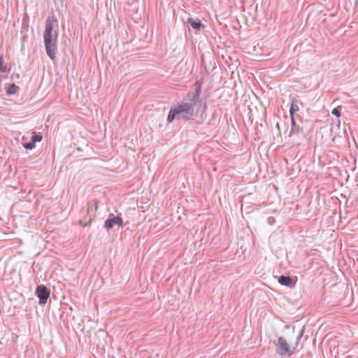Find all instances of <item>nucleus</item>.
<instances>
[{"instance_id":"18","label":"nucleus","mask_w":358,"mask_h":358,"mask_svg":"<svg viewBox=\"0 0 358 358\" xmlns=\"http://www.w3.org/2000/svg\"><path fill=\"white\" fill-rule=\"evenodd\" d=\"M268 219H269V220H270V219H272L273 220H274V218H273V217H270Z\"/></svg>"},{"instance_id":"5","label":"nucleus","mask_w":358,"mask_h":358,"mask_svg":"<svg viewBox=\"0 0 358 358\" xmlns=\"http://www.w3.org/2000/svg\"><path fill=\"white\" fill-rule=\"evenodd\" d=\"M116 224L118 227H122V218L119 215L115 216L113 214H110L108 218L104 222V227L107 229H110Z\"/></svg>"},{"instance_id":"11","label":"nucleus","mask_w":358,"mask_h":358,"mask_svg":"<svg viewBox=\"0 0 358 358\" xmlns=\"http://www.w3.org/2000/svg\"><path fill=\"white\" fill-rule=\"evenodd\" d=\"M24 148L27 150H32L36 147V144L32 142L31 140L29 142L24 143L22 144Z\"/></svg>"},{"instance_id":"1","label":"nucleus","mask_w":358,"mask_h":358,"mask_svg":"<svg viewBox=\"0 0 358 358\" xmlns=\"http://www.w3.org/2000/svg\"><path fill=\"white\" fill-rule=\"evenodd\" d=\"M194 92H189L186 98L180 103L171 107L167 116V122H172L175 119L185 121L196 116L202 105L201 99L202 82L196 81L193 85Z\"/></svg>"},{"instance_id":"16","label":"nucleus","mask_w":358,"mask_h":358,"mask_svg":"<svg viewBox=\"0 0 358 358\" xmlns=\"http://www.w3.org/2000/svg\"><path fill=\"white\" fill-rule=\"evenodd\" d=\"M93 201L94 204V210L96 211L99 201L97 199H94Z\"/></svg>"},{"instance_id":"2","label":"nucleus","mask_w":358,"mask_h":358,"mask_svg":"<svg viewBox=\"0 0 358 358\" xmlns=\"http://www.w3.org/2000/svg\"><path fill=\"white\" fill-rule=\"evenodd\" d=\"M58 32L59 25L57 18L54 15L48 16L45 21L43 40L46 54L51 60H55L56 57Z\"/></svg>"},{"instance_id":"7","label":"nucleus","mask_w":358,"mask_h":358,"mask_svg":"<svg viewBox=\"0 0 358 358\" xmlns=\"http://www.w3.org/2000/svg\"><path fill=\"white\" fill-rule=\"evenodd\" d=\"M187 23L189 24L192 27V28L196 31L203 30L206 27V26L202 23L201 20L198 18H193L192 17H188Z\"/></svg>"},{"instance_id":"15","label":"nucleus","mask_w":358,"mask_h":358,"mask_svg":"<svg viewBox=\"0 0 358 358\" xmlns=\"http://www.w3.org/2000/svg\"><path fill=\"white\" fill-rule=\"evenodd\" d=\"M92 218H90V220H89V222H84L83 220H80V221H79V224H80V225H82L83 227H86V226H88V225H89V224L92 222Z\"/></svg>"},{"instance_id":"12","label":"nucleus","mask_w":358,"mask_h":358,"mask_svg":"<svg viewBox=\"0 0 358 358\" xmlns=\"http://www.w3.org/2000/svg\"><path fill=\"white\" fill-rule=\"evenodd\" d=\"M341 110L342 107L341 106H337L332 110L331 113L337 117H339L341 115Z\"/></svg>"},{"instance_id":"9","label":"nucleus","mask_w":358,"mask_h":358,"mask_svg":"<svg viewBox=\"0 0 358 358\" xmlns=\"http://www.w3.org/2000/svg\"><path fill=\"white\" fill-rule=\"evenodd\" d=\"M299 110V106L296 104V100L294 98H292L290 108H289V114L291 119L292 117H294V113Z\"/></svg>"},{"instance_id":"6","label":"nucleus","mask_w":358,"mask_h":358,"mask_svg":"<svg viewBox=\"0 0 358 358\" xmlns=\"http://www.w3.org/2000/svg\"><path fill=\"white\" fill-rule=\"evenodd\" d=\"M278 282L283 286H286L290 288L294 287L296 278L294 280L293 278L289 275H281L278 280Z\"/></svg>"},{"instance_id":"4","label":"nucleus","mask_w":358,"mask_h":358,"mask_svg":"<svg viewBox=\"0 0 358 358\" xmlns=\"http://www.w3.org/2000/svg\"><path fill=\"white\" fill-rule=\"evenodd\" d=\"M35 294L38 298V303L41 306L45 305L50 296V289L44 285H37Z\"/></svg>"},{"instance_id":"3","label":"nucleus","mask_w":358,"mask_h":358,"mask_svg":"<svg viewBox=\"0 0 358 358\" xmlns=\"http://www.w3.org/2000/svg\"><path fill=\"white\" fill-rule=\"evenodd\" d=\"M304 330L301 329L297 336H296V341L294 346L291 347L287 339L283 336H280L278 338L277 343L275 344L276 346V352L278 355L280 356H291L294 354V351L296 350L299 341L301 339L303 335Z\"/></svg>"},{"instance_id":"8","label":"nucleus","mask_w":358,"mask_h":358,"mask_svg":"<svg viewBox=\"0 0 358 358\" xmlns=\"http://www.w3.org/2000/svg\"><path fill=\"white\" fill-rule=\"evenodd\" d=\"M303 133V127H300L298 124H296L294 117H292L291 119V129L289 131V136L292 135H299Z\"/></svg>"},{"instance_id":"13","label":"nucleus","mask_w":358,"mask_h":358,"mask_svg":"<svg viewBox=\"0 0 358 358\" xmlns=\"http://www.w3.org/2000/svg\"><path fill=\"white\" fill-rule=\"evenodd\" d=\"M42 138H43L42 135L34 134L33 136H31V141L36 144V142L41 141Z\"/></svg>"},{"instance_id":"10","label":"nucleus","mask_w":358,"mask_h":358,"mask_svg":"<svg viewBox=\"0 0 358 358\" xmlns=\"http://www.w3.org/2000/svg\"><path fill=\"white\" fill-rule=\"evenodd\" d=\"M20 90V87L15 83L10 84L6 90V94L8 95L15 94Z\"/></svg>"},{"instance_id":"14","label":"nucleus","mask_w":358,"mask_h":358,"mask_svg":"<svg viewBox=\"0 0 358 358\" xmlns=\"http://www.w3.org/2000/svg\"><path fill=\"white\" fill-rule=\"evenodd\" d=\"M3 59L1 55H0V71L2 73H5L7 71V68L6 66H3Z\"/></svg>"},{"instance_id":"17","label":"nucleus","mask_w":358,"mask_h":358,"mask_svg":"<svg viewBox=\"0 0 358 358\" xmlns=\"http://www.w3.org/2000/svg\"><path fill=\"white\" fill-rule=\"evenodd\" d=\"M202 64H204V59H202Z\"/></svg>"}]
</instances>
